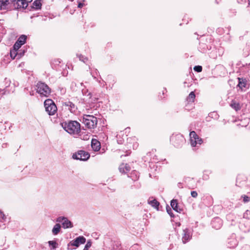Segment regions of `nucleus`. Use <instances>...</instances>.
Instances as JSON below:
<instances>
[{
  "mask_svg": "<svg viewBox=\"0 0 250 250\" xmlns=\"http://www.w3.org/2000/svg\"><path fill=\"white\" fill-rule=\"evenodd\" d=\"M63 128L70 134H77L80 132V124L76 121H69L61 124Z\"/></svg>",
  "mask_w": 250,
  "mask_h": 250,
  "instance_id": "obj_1",
  "label": "nucleus"
},
{
  "mask_svg": "<svg viewBox=\"0 0 250 250\" xmlns=\"http://www.w3.org/2000/svg\"><path fill=\"white\" fill-rule=\"evenodd\" d=\"M36 87L37 92L41 96L48 97L51 93L50 89L48 85L44 83H38Z\"/></svg>",
  "mask_w": 250,
  "mask_h": 250,
  "instance_id": "obj_2",
  "label": "nucleus"
},
{
  "mask_svg": "<svg viewBox=\"0 0 250 250\" xmlns=\"http://www.w3.org/2000/svg\"><path fill=\"white\" fill-rule=\"evenodd\" d=\"M83 123L89 128H94L97 124V118L89 115H85L83 119Z\"/></svg>",
  "mask_w": 250,
  "mask_h": 250,
  "instance_id": "obj_3",
  "label": "nucleus"
},
{
  "mask_svg": "<svg viewBox=\"0 0 250 250\" xmlns=\"http://www.w3.org/2000/svg\"><path fill=\"white\" fill-rule=\"evenodd\" d=\"M44 105L46 111L49 115H54L57 112V106L52 100H46L44 103Z\"/></svg>",
  "mask_w": 250,
  "mask_h": 250,
  "instance_id": "obj_4",
  "label": "nucleus"
},
{
  "mask_svg": "<svg viewBox=\"0 0 250 250\" xmlns=\"http://www.w3.org/2000/svg\"><path fill=\"white\" fill-rule=\"evenodd\" d=\"M56 222L62 223V227L64 229L71 228L73 227L72 222L65 217L60 216L58 217L56 219Z\"/></svg>",
  "mask_w": 250,
  "mask_h": 250,
  "instance_id": "obj_5",
  "label": "nucleus"
},
{
  "mask_svg": "<svg viewBox=\"0 0 250 250\" xmlns=\"http://www.w3.org/2000/svg\"><path fill=\"white\" fill-rule=\"evenodd\" d=\"M190 144L192 146H195L197 144L201 145L202 143V139L200 138L194 131H191L189 134Z\"/></svg>",
  "mask_w": 250,
  "mask_h": 250,
  "instance_id": "obj_6",
  "label": "nucleus"
},
{
  "mask_svg": "<svg viewBox=\"0 0 250 250\" xmlns=\"http://www.w3.org/2000/svg\"><path fill=\"white\" fill-rule=\"evenodd\" d=\"M73 158L83 161L87 160L90 157L88 153L83 150L78 151L76 153L73 155Z\"/></svg>",
  "mask_w": 250,
  "mask_h": 250,
  "instance_id": "obj_7",
  "label": "nucleus"
},
{
  "mask_svg": "<svg viewBox=\"0 0 250 250\" xmlns=\"http://www.w3.org/2000/svg\"><path fill=\"white\" fill-rule=\"evenodd\" d=\"M32 0H13V5L15 8H26L28 3L31 2Z\"/></svg>",
  "mask_w": 250,
  "mask_h": 250,
  "instance_id": "obj_8",
  "label": "nucleus"
},
{
  "mask_svg": "<svg viewBox=\"0 0 250 250\" xmlns=\"http://www.w3.org/2000/svg\"><path fill=\"white\" fill-rule=\"evenodd\" d=\"M12 4H13V2L11 0H0V10L11 8Z\"/></svg>",
  "mask_w": 250,
  "mask_h": 250,
  "instance_id": "obj_9",
  "label": "nucleus"
},
{
  "mask_svg": "<svg viewBox=\"0 0 250 250\" xmlns=\"http://www.w3.org/2000/svg\"><path fill=\"white\" fill-rule=\"evenodd\" d=\"M86 241V239L83 236H79L75 240L71 241L69 245L78 247L80 244H84Z\"/></svg>",
  "mask_w": 250,
  "mask_h": 250,
  "instance_id": "obj_10",
  "label": "nucleus"
},
{
  "mask_svg": "<svg viewBox=\"0 0 250 250\" xmlns=\"http://www.w3.org/2000/svg\"><path fill=\"white\" fill-rule=\"evenodd\" d=\"M91 147L94 151H97L101 148V144L97 140L93 139L91 141Z\"/></svg>",
  "mask_w": 250,
  "mask_h": 250,
  "instance_id": "obj_11",
  "label": "nucleus"
},
{
  "mask_svg": "<svg viewBox=\"0 0 250 250\" xmlns=\"http://www.w3.org/2000/svg\"><path fill=\"white\" fill-rule=\"evenodd\" d=\"M119 171L122 173H125L130 170V167L126 164H122L119 167Z\"/></svg>",
  "mask_w": 250,
  "mask_h": 250,
  "instance_id": "obj_12",
  "label": "nucleus"
},
{
  "mask_svg": "<svg viewBox=\"0 0 250 250\" xmlns=\"http://www.w3.org/2000/svg\"><path fill=\"white\" fill-rule=\"evenodd\" d=\"M184 236L182 237V241L184 243H186L187 241L190 240L191 235L188 229H185L183 230Z\"/></svg>",
  "mask_w": 250,
  "mask_h": 250,
  "instance_id": "obj_13",
  "label": "nucleus"
},
{
  "mask_svg": "<svg viewBox=\"0 0 250 250\" xmlns=\"http://www.w3.org/2000/svg\"><path fill=\"white\" fill-rule=\"evenodd\" d=\"M238 80V84L237 86L241 89L242 90H243L244 88H245L247 84V81L245 79H241L240 78H237Z\"/></svg>",
  "mask_w": 250,
  "mask_h": 250,
  "instance_id": "obj_14",
  "label": "nucleus"
},
{
  "mask_svg": "<svg viewBox=\"0 0 250 250\" xmlns=\"http://www.w3.org/2000/svg\"><path fill=\"white\" fill-rule=\"evenodd\" d=\"M61 226L59 223L55 224L52 229V232L54 235H57L61 231Z\"/></svg>",
  "mask_w": 250,
  "mask_h": 250,
  "instance_id": "obj_15",
  "label": "nucleus"
},
{
  "mask_svg": "<svg viewBox=\"0 0 250 250\" xmlns=\"http://www.w3.org/2000/svg\"><path fill=\"white\" fill-rule=\"evenodd\" d=\"M170 205H171V207L173 208V209L174 210H175V211L178 212V203H177V202L176 200L173 199L171 201Z\"/></svg>",
  "mask_w": 250,
  "mask_h": 250,
  "instance_id": "obj_16",
  "label": "nucleus"
},
{
  "mask_svg": "<svg viewBox=\"0 0 250 250\" xmlns=\"http://www.w3.org/2000/svg\"><path fill=\"white\" fill-rule=\"evenodd\" d=\"M26 38L25 35H21L19 37L17 41L18 42L20 43L21 44L23 45L25 42Z\"/></svg>",
  "mask_w": 250,
  "mask_h": 250,
  "instance_id": "obj_17",
  "label": "nucleus"
},
{
  "mask_svg": "<svg viewBox=\"0 0 250 250\" xmlns=\"http://www.w3.org/2000/svg\"><path fill=\"white\" fill-rule=\"evenodd\" d=\"M81 138L83 140H88L90 138V134L86 132H82L81 134Z\"/></svg>",
  "mask_w": 250,
  "mask_h": 250,
  "instance_id": "obj_18",
  "label": "nucleus"
},
{
  "mask_svg": "<svg viewBox=\"0 0 250 250\" xmlns=\"http://www.w3.org/2000/svg\"><path fill=\"white\" fill-rule=\"evenodd\" d=\"M148 203L155 208H158L159 205V203L157 202L155 199L152 200H149Z\"/></svg>",
  "mask_w": 250,
  "mask_h": 250,
  "instance_id": "obj_19",
  "label": "nucleus"
},
{
  "mask_svg": "<svg viewBox=\"0 0 250 250\" xmlns=\"http://www.w3.org/2000/svg\"><path fill=\"white\" fill-rule=\"evenodd\" d=\"M195 95L194 92H191L188 95V101L189 102H193L194 99H195Z\"/></svg>",
  "mask_w": 250,
  "mask_h": 250,
  "instance_id": "obj_20",
  "label": "nucleus"
},
{
  "mask_svg": "<svg viewBox=\"0 0 250 250\" xmlns=\"http://www.w3.org/2000/svg\"><path fill=\"white\" fill-rule=\"evenodd\" d=\"M41 6L40 0H36L33 2V7L37 9L40 8Z\"/></svg>",
  "mask_w": 250,
  "mask_h": 250,
  "instance_id": "obj_21",
  "label": "nucleus"
},
{
  "mask_svg": "<svg viewBox=\"0 0 250 250\" xmlns=\"http://www.w3.org/2000/svg\"><path fill=\"white\" fill-rule=\"evenodd\" d=\"M21 45L20 43L17 41L13 46V49L15 50V52H17Z\"/></svg>",
  "mask_w": 250,
  "mask_h": 250,
  "instance_id": "obj_22",
  "label": "nucleus"
},
{
  "mask_svg": "<svg viewBox=\"0 0 250 250\" xmlns=\"http://www.w3.org/2000/svg\"><path fill=\"white\" fill-rule=\"evenodd\" d=\"M230 105L233 108H234L236 111L240 109V105L238 103H232Z\"/></svg>",
  "mask_w": 250,
  "mask_h": 250,
  "instance_id": "obj_23",
  "label": "nucleus"
},
{
  "mask_svg": "<svg viewBox=\"0 0 250 250\" xmlns=\"http://www.w3.org/2000/svg\"><path fill=\"white\" fill-rule=\"evenodd\" d=\"M48 244L52 247V249H55L57 246V243L55 241H49Z\"/></svg>",
  "mask_w": 250,
  "mask_h": 250,
  "instance_id": "obj_24",
  "label": "nucleus"
},
{
  "mask_svg": "<svg viewBox=\"0 0 250 250\" xmlns=\"http://www.w3.org/2000/svg\"><path fill=\"white\" fill-rule=\"evenodd\" d=\"M92 243L90 241L87 242L83 250H88V249L91 246Z\"/></svg>",
  "mask_w": 250,
  "mask_h": 250,
  "instance_id": "obj_25",
  "label": "nucleus"
},
{
  "mask_svg": "<svg viewBox=\"0 0 250 250\" xmlns=\"http://www.w3.org/2000/svg\"><path fill=\"white\" fill-rule=\"evenodd\" d=\"M193 69L195 71H197L198 72H200L202 71V67L201 66L198 65V66H194Z\"/></svg>",
  "mask_w": 250,
  "mask_h": 250,
  "instance_id": "obj_26",
  "label": "nucleus"
},
{
  "mask_svg": "<svg viewBox=\"0 0 250 250\" xmlns=\"http://www.w3.org/2000/svg\"><path fill=\"white\" fill-rule=\"evenodd\" d=\"M17 55V52H15V50L13 49V51H11L10 52L11 57L14 59H15L16 56Z\"/></svg>",
  "mask_w": 250,
  "mask_h": 250,
  "instance_id": "obj_27",
  "label": "nucleus"
},
{
  "mask_svg": "<svg viewBox=\"0 0 250 250\" xmlns=\"http://www.w3.org/2000/svg\"><path fill=\"white\" fill-rule=\"evenodd\" d=\"M243 197V201L245 203L248 202L250 201V198L246 195L242 196Z\"/></svg>",
  "mask_w": 250,
  "mask_h": 250,
  "instance_id": "obj_28",
  "label": "nucleus"
},
{
  "mask_svg": "<svg viewBox=\"0 0 250 250\" xmlns=\"http://www.w3.org/2000/svg\"><path fill=\"white\" fill-rule=\"evenodd\" d=\"M191 195L192 196V197L196 198L198 194L196 191H192L191 192Z\"/></svg>",
  "mask_w": 250,
  "mask_h": 250,
  "instance_id": "obj_29",
  "label": "nucleus"
},
{
  "mask_svg": "<svg viewBox=\"0 0 250 250\" xmlns=\"http://www.w3.org/2000/svg\"><path fill=\"white\" fill-rule=\"evenodd\" d=\"M167 213L171 216L172 217L173 216V215L171 213V208L168 207V208H167Z\"/></svg>",
  "mask_w": 250,
  "mask_h": 250,
  "instance_id": "obj_30",
  "label": "nucleus"
},
{
  "mask_svg": "<svg viewBox=\"0 0 250 250\" xmlns=\"http://www.w3.org/2000/svg\"><path fill=\"white\" fill-rule=\"evenodd\" d=\"M80 60L83 62H85L87 60L86 58H84L83 56H80Z\"/></svg>",
  "mask_w": 250,
  "mask_h": 250,
  "instance_id": "obj_31",
  "label": "nucleus"
},
{
  "mask_svg": "<svg viewBox=\"0 0 250 250\" xmlns=\"http://www.w3.org/2000/svg\"><path fill=\"white\" fill-rule=\"evenodd\" d=\"M215 222H220L221 221L219 219L216 218V219H214V220L213 221V223H212L213 226L215 228H216V226H214V224H213Z\"/></svg>",
  "mask_w": 250,
  "mask_h": 250,
  "instance_id": "obj_32",
  "label": "nucleus"
},
{
  "mask_svg": "<svg viewBox=\"0 0 250 250\" xmlns=\"http://www.w3.org/2000/svg\"><path fill=\"white\" fill-rule=\"evenodd\" d=\"M84 5V4L81 2L79 3L78 7L82 8Z\"/></svg>",
  "mask_w": 250,
  "mask_h": 250,
  "instance_id": "obj_33",
  "label": "nucleus"
},
{
  "mask_svg": "<svg viewBox=\"0 0 250 250\" xmlns=\"http://www.w3.org/2000/svg\"><path fill=\"white\" fill-rule=\"evenodd\" d=\"M248 212H249L248 210L246 211V212L245 213V214L244 215V217H245L246 214H248Z\"/></svg>",
  "mask_w": 250,
  "mask_h": 250,
  "instance_id": "obj_34",
  "label": "nucleus"
},
{
  "mask_svg": "<svg viewBox=\"0 0 250 250\" xmlns=\"http://www.w3.org/2000/svg\"><path fill=\"white\" fill-rule=\"evenodd\" d=\"M1 215L2 217V219H4V218L5 217L4 215L3 214H2V213H1Z\"/></svg>",
  "mask_w": 250,
  "mask_h": 250,
  "instance_id": "obj_35",
  "label": "nucleus"
},
{
  "mask_svg": "<svg viewBox=\"0 0 250 250\" xmlns=\"http://www.w3.org/2000/svg\"><path fill=\"white\" fill-rule=\"evenodd\" d=\"M249 4H250V0H249Z\"/></svg>",
  "mask_w": 250,
  "mask_h": 250,
  "instance_id": "obj_36",
  "label": "nucleus"
}]
</instances>
